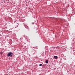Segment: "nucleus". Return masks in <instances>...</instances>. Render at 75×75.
Returning <instances> with one entry per match:
<instances>
[{
  "mask_svg": "<svg viewBox=\"0 0 75 75\" xmlns=\"http://www.w3.org/2000/svg\"><path fill=\"white\" fill-rule=\"evenodd\" d=\"M13 55H14L13 53L11 52H9V53L7 54V56H8V57H10V56L11 57H13Z\"/></svg>",
  "mask_w": 75,
  "mask_h": 75,
  "instance_id": "1",
  "label": "nucleus"
},
{
  "mask_svg": "<svg viewBox=\"0 0 75 75\" xmlns=\"http://www.w3.org/2000/svg\"><path fill=\"white\" fill-rule=\"evenodd\" d=\"M54 58L55 59H57V58H58V57H57V56H54Z\"/></svg>",
  "mask_w": 75,
  "mask_h": 75,
  "instance_id": "2",
  "label": "nucleus"
},
{
  "mask_svg": "<svg viewBox=\"0 0 75 75\" xmlns=\"http://www.w3.org/2000/svg\"><path fill=\"white\" fill-rule=\"evenodd\" d=\"M45 63H46V64H48V60H47L46 61Z\"/></svg>",
  "mask_w": 75,
  "mask_h": 75,
  "instance_id": "3",
  "label": "nucleus"
},
{
  "mask_svg": "<svg viewBox=\"0 0 75 75\" xmlns=\"http://www.w3.org/2000/svg\"><path fill=\"white\" fill-rule=\"evenodd\" d=\"M2 55L3 54V52H1L0 53Z\"/></svg>",
  "mask_w": 75,
  "mask_h": 75,
  "instance_id": "4",
  "label": "nucleus"
},
{
  "mask_svg": "<svg viewBox=\"0 0 75 75\" xmlns=\"http://www.w3.org/2000/svg\"><path fill=\"white\" fill-rule=\"evenodd\" d=\"M39 66H40V67H41V66H42V64H39Z\"/></svg>",
  "mask_w": 75,
  "mask_h": 75,
  "instance_id": "5",
  "label": "nucleus"
},
{
  "mask_svg": "<svg viewBox=\"0 0 75 75\" xmlns=\"http://www.w3.org/2000/svg\"><path fill=\"white\" fill-rule=\"evenodd\" d=\"M33 24H34V23H32Z\"/></svg>",
  "mask_w": 75,
  "mask_h": 75,
  "instance_id": "6",
  "label": "nucleus"
},
{
  "mask_svg": "<svg viewBox=\"0 0 75 75\" xmlns=\"http://www.w3.org/2000/svg\"><path fill=\"white\" fill-rule=\"evenodd\" d=\"M33 52H35V51H34V50H33Z\"/></svg>",
  "mask_w": 75,
  "mask_h": 75,
  "instance_id": "7",
  "label": "nucleus"
}]
</instances>
